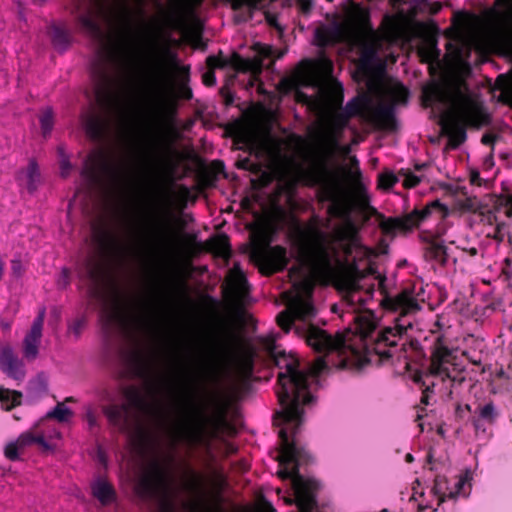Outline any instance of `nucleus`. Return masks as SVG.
Masks as SVG:
<instances>
[{
    "label": "nucleus",
    "mask_w": 512,
    "mask_h": 512,
    "mask_svg": "<svg viewBox=\"0 0 512 512\" xmlns=\"http://www.w3.org/2000/svg\"><path fill=\"white\" fill-rule=\"evenodd\" d=\"M188 479L182 484V490L189 499L182 502L186 512H221V493L227 485V479L220 471L213 474L208 489L205 477L195 469L188 467Z\"/></svg>",
    "instance_id": "14"
},
{
    "label": "nucleus",
    "mask_w": 512,
    "mask_h": 512,
    "mask_svg": "<svg viewBox=\"0 0 512 512\" xmlns=\"http://www.w3.org/2000/svg\"><path fill=\"white\" fill-rule=\"evenodd\" d=\"M232 285L238 292H244L248 288L247 279L241 271L233 275Z\"/></svg>",
    "instance_id": "53"
},
{
    "label": "nucleus",
    "mask_w": 512,
    "mask_h": 512,
    "mask_svg": "<svg viewBox=\"0 0 512 512\" xmlns=\"http://www.w3.org/2000/svg\"><path fill=\"white\" fill-rule=\"evenodd\" d=\"M505 1L509 6V11L503 13L502 42L512 52V0Z\"/></svg>",
    "instance_id": "37"
},
{
    "label": "nucleus",
    "mask_w": 512,
    "mask_h": 512,
    "mask_svg": "<svg viewBox=\"0 0 512 512\" xmlns=\"http://www.w3.org/2000/svg\"><path fill=\"white\" fill-rule=\"evenodd\" d=\"M202 82L205 86L212 87L216 84L215 72L212 69H208L202 75Z\"/></svg>",
    "instance_id": "62"
},
{
    "label": "nucleus",
    "mask_w": 512,
    "mask_h": 512,
    "mask_svg": "<svg viewBox=\"0 0 512 512\" xmlns=\"http://www.w3.org/2000/svg\"><path fill=\"white\" fill-rule=\"evenodd\" d=\"M482 221L488 225L497 224V215L493 210L487 209L485 212H481Z\"/></svg>",
    "instance_id": "63"
},
{
    "label": "nucleus",
    "mask_w": 512,
    "mask_h": 512,
    "mask_svg": "<svg viewBox=\"0 0 512 512\" xmlns=\"http://www.w3.org/2000/svg\"><path fill=\"white\" fill-rule=\"evenodd\" d=\"M264 345L269 357L280 370L277 376L276 394L281 410L274 416L277 424L300 427L304 421V407L314 402L309 390V375L299 369V359L285 351H277L273 339H267Z\"/></svg>",
    "instance_id": "4"
},
{
    "label": "nucleus",
    "mask_w": 512,
    "mask_h": 512,
    "mask_svg": "<svg viewBox=\"0 0 512 512\" xmlns=\"http://www.w3.org/2000/svg\"><path fill=\"white\" fill-rule=\"evenodd\" d=\"M344 101V90L340 83H335L326 93L327 104L335 110H341Z\"/></svg>",
    "instance_id": "39"
},
{
    "label": "nucleus",
    "mask_w": 512,
    "mask_h": 512,
    "mask_svg": "<svg viewBox=\"0 0 512 512\" xmlns=\"http://www.w3.org/2000/svg\"><path fill=\"white\" fill-rule=\"evenodd\" d=\"M505 227H506V224L504 222H499V223L495 224L494 232L492 234H488V237L492 238L493 240H495L498 243L503 242L504 238H505V233H504Z\"/></svg>",
    "instance_id": "56"
},
{
    "label": "nucleus",
    "mask_w": 512,
    "mask_h": 512,
    "mask_svg": "<svg viewBox=\"0 0 512 512\" xmlns=\"http://www.w3.org/2000/svg\"><path fill=\"white\" fill-rule=\"evenodd\" d=\"M424 257L444 267L448 261L447 247L442 243L430 242L425 248Z\"/></svg>",
    "instance_id": "33"
},
{
    "label": "nucleus",
    "mask_w": 512,
    "mask_h": 512,
    "mask_svg": "<svg viewBox=\"0 0 512 512\" xmlns=\"http://www.w3.org/2000/svg\"><path fill=\"white\" fill-rule=\"evenodd\" d=\"M312 137L317 142V150L311 167L303 173L307 185L318 187L321 199L330 202L327 208L329 216L345 221L336 229L327 241L342 244L359 239L358 228L351 220L352 204L347 197L339 177L338 170L331 165L339 147L337 138L331 132L315 131Z\"/></svg>",
    "instance_id": "2"
},
{
    "label": "nucleus",
    "mask_w": 512,
    "mask_h": 512,
    "mask_svg": "<svg viewBox=\"0 0 512 512\" xmlns=\"http://www.w3.org/2000/svg\"><path fill=\"white\" fill-rule=\"evenodd\" d=\"M137 228L133 230V239L138 250L147 258L158 260L172 249L175 234L167 215L150 213Z\"/></svg>",
    "instance_id": "15"
},
{
    "label": "nucleus",
    "mask_w": 512,
    "mask_h": 512,
    "mask_svg": "<svg viewBox=\"0 0 512 512\" xmlns=\"http://www.w3.org/2000/svg\"><path fill=\"white\" fill-rule=\"evenodd\" d=\"M351 168L346 169V173L351 181L356 185L359 194L357 197V205L360 209H367L370 212L369 197L365 191V188L361 184L362 173L359 167V161L356 156L350 158Z\"/></svg>",
    "instance_id": "30"
},
{
    "label": "nucleus",
    "mask_w": 512,
    "mask_h": 512,
    "mask_svg": "<svg viewBox=\"0 0 512 512\" xmlns=\"http://www.w3.org/2000/svg\"><path fill=\"white\" fill-rule=\"evenodd\" d=\"M313 69L323 76H330L333 73L334 65L329 58L323 56L313 64Z\"/></svg>",
    "instance_id": "47"
},
{
    "label": "nucleus",
    "mask_w": 512,
    "mask_h": 512,
    "mask_svg": "<svg viewBox=\"0 0 512 512\" xmlns=\"http://www.w3.org/2000/svg\"><path fill=\"white\" fill-rule=\"evenodd\" d=\"M371 100L367 95L356 96L350 101L347 102L344 108L341 110L349 115V118L355 116H362L367 119V116L364 115L363 111L370 108Z\"/></svg>",
    "instance_id": "32"
},
{
    "label": "nucleus",
    "mask_w": 512,
    "mask_h": 512,
    "mask_svg": "<svg viewBox=\"0 0 512 512\" xmlns=\"http://www.w3.org/2000/svg\"><path fill=\"white\" fill-rule=\"evenodd\" d=\"M92 494L102 505H107L116 499V491L113 485L104 479H98L92 485Z\"/></svg>",
    "instance_id": "31"
},
{
    "label": "nucleus",
    "mask_w": 512,
    "mask_h": 512,
    "mask_svg": "<svg viewBox=\"0 0 512 512\" xmlns=\"http://www.w3.org/2000/svg\"><path fill=\"white\" fill-rule=\"evenodd\" d=\"M243 339L242 337L232 331H226L221 339L213 342L205 349H201L198 354L196 361V373L194 377V383L197 384V392H201L205 401L195 402V393L189 394V408H191L193 422L195 421V409L197 406H207L209 403V397L214 396L215 393H211L207 390L204 383L210 380L215 375V364L218 359L232 358L238 354L242 348Z\"/></svg>",
    "instance_id": "10"
},
{
    "label": "nucleus",
    "mask_w": 512,
    "mask_h": 512,
    "mask_svg": "<svg viewBox=\"0 0 512 512\" xmlns=\"http://www.w3.org/2000/svg\"><path fill=\"white\" fill-rule=\"evenodd\" d=\"M44 314L45 312L42 311L34 319L30 330L23 340V355L29 361L35 360L39 353V344L44 324Z\"/></svg>",
    "instance_id": "26"
},
{
    "label": "nucleus",
    "mask_w": 512,
    "mask_h": 512,
    "mask_svg": "<svg viewBox=\"0 0 512 512\" xmlns=\"http://www.w3.org/2000/svg\"><path fill=\"white\" fill-rule=\"evenodd\" d=\"M72 416V411L64 406V403H58L55 408L47 413L48 418H55L59 422H66Z\"/></svg>",
    "instance_id": "48"
},
{
    "label": "nucleus",
    "mask_w": 512,
    "mask_h": 512,
    "mask_svg": "<svg viewBox=\"0 0 512 512\" xmlns=\"http://www.w3.org/2000/svg\"><path fill=\"white\" fill-rule=\"evenodd\" d=\"M22 393L17 390H10L0 387V402L6 405V410H11L21 404Z\"/></svg>",
    "instance_id": "40"
},
{
    "label": "nucleus",
    "mask_w": 512,
    "mask_h": 512,
    "mask_svg": "<svg viewBox=\"0 0 512 512\" xmlns=\"http://www.w3.org/2000/svg\"><path fill=\"white\" fill-rule=\"evenodd\" d=\"M20 448V445L18 444V441L9 443L6 445L4 454L7 459L10 461H16L19 459L18 455V449Z\"/></svg>",
    "instance_id": "55"
},
{
    "label": "nucleus",
    "mask_w": 512,
    "mask_h": 512,
    "mask_svg": "<svg viewBox=\"0 0 512 512\" xmlns=\"http://www.w3.org/2000/svg\"><path fill=\"white\" fill-rule=\"evenodd\" d=\"M349 121V115H346L342 110H335L330 115L332 129L339 133L348 126Z\"/></svg>",
    "instance_id": "44"
},
{
    "label": "nucleus",
    "mask_w": 512,
    "mask_h": 512,
    "mask_svg": "<svg viewBox=\"0 0 512 512\" xmlns=\"http://www.w3.org/2000/svg\"><path fill=\"white\" fill-rule=\"evenodd\" d=\"M398 182V177L391 171H386L378 176V187L383 190L391 189Z\"/></svg>",
    "instance_id": "49"
},
{
    "label": "nucleus",
    "mask_w": 512,
    "mask_h": 512,
    "mask_svg": "<svg viewBox=\"0 0 512 512\" xmlns=\"http://www.w3.org/2000/svg\"><path fill=\"white\" fill-rule=\"evenodd\" d=\"M213 248L215 252L223 257L229 256L231 247L227 236H221L214 241Z\"/></svg>",
    "instance_id": "51"
},
{
    "label": "nucleus",
    "mask_w": 512,
    "mask_h": 512,
    "mask_svg": "<svg viewBox=\"0 0 512 512\" xmlns=\"http://www.w3.org/2000/svg\"><path fill=\"white\" fill-rule=\"evenodd\" d=\"M92 231L98 251L85 256L78 266V276L88 284V294L91 298L103 300L110 276L106 255L116 251L118 244L115 235L105 223H94Z\"/></svg>",
    "instance_id": "9"
},
{
    "label": "nucleus",
    "mask_w": 512,
    "mask_h": 512,
    "mask_svg": "<svg viewBox=\"0 0 512 512\" xmlns=\"http://www.w3.org/2000/svg\"><path fill=\"white\" fill-rule=\"evenodd\" d=\"M243 339L242 337L232 331H226L221 339L213 342L205 349H201L198 354L196 361V373L194 377V383L197 384V392H201L205 401L195 402V393L189 394V408H191L193 422L195 421V409L197 406H207L209 403V397L214 396L215 393H211L207 390L204 383L210 380L215 375V364L218 359L232 358L238 354L242 348Z\"/></svg>",
    "instance_id": "11"
},
{
    "label": "nucleus",
    "mask_w": 512,
    "mask_h": 512,
    "mask_svg": "<svg viewBox=\"0 0 512 512\" xmlns=\"http://www.w3.org/2000/svg\"><path fill=\"white\" fill-rule=\"evenodd\" d=\"M316 315V309L312 302L301 297L296 298L288 310L280 312L276 321L278 326L288 333L292 328L299 337H303L306 344L317 353L328 354L338 352L346 354V348H351L358 364L361 366L367 362V356L359 352L357 347L351 346L353 328H348L343 333L331 336L325 330L313 325L310 321Z\"/></svg>",
    "instance_id": "6"
},
{
    "label": "nucleus",
    "mask_w": 512,
    "mask_h": 512,
    "mask_svg": "<svg viewBox=\"0 0 512 512\" xmlns=\"http://www.w3.org/2000/svg\"><path fill=\"white\" fill-rule=\"evenodd\" d=\"M449 490H451V487L449 486L447 477L444 475H436L431 491L433 495L437 497V506H440L443 502L446 501V499H449Z\"/></svg>",
    "instance_id": "38"
},
{
    "label": "nucleus",
    "mask_w": 512,
    "mask_h": 512,
    "mask_svg": "<svg viewBox=\"0 0 512 512\" xmlns=\"http://www.w3.org/2000/svg\"><path fill=\"white\" fill-rule=\"evenodd\" d=\"M376 61V53L375 51L368 49L364 50L361 53V56L359 58L357 68L358 70L365 76H368L371 74L374 64Z\"/></svg>",
    "instance_id": "41"
},
{
    "label": "nucleus",
    "mask_w": 512,
    "mask_h": 512,
    "mask_svg": "<svg viewBox=\"0 0 512 512\" xmlns=\"http://www.w3.org/2000/svg\"><path fill=\"white\" fill-rule=\"evenodd\" d=\"M465 480L463 478H459L457 482L454 484V487L451 488L448 492V498L449 499H456L457 496L460 494V491L464 487Z\"/></svg>",
    "instance_id": "61"
},
{
    "label": "nucleus",
    "mask_w": 512,
    "mask_h": 512,
    "mask_svg": "<svg viewBox=\"0 0 512 512\" xmlns=\"http://www.w3.org/2000/svg\"><path fill=\"white\" fill-rule=\"evenodd\" d=\"M81 29L99 45V59L91 68V77L95 93L100 100H107L112 95L114 85L104 56L113 57L120 50L134 44H141L155 54L152 70V101L149 113V124L153 132L149 170L156 175L171 172L170 156L173 153L174 118L178 111V101H189L193 98L189 86L190 67L180 68L181 81L176 88L171 82L166 60L176 61V54L162 43V34L158 27L147 26L141 34L131 33L127 27L121 30L116 41H112L103 30L97 16L89 11L77 17Z\"/></svg>",
    "instance_id": "1"
},
{
    "label": "nucleus",
    "mask_w": 512,
    "mask_h": 512,
    "mask_svg": "<svg viewBox=\"0 0 512 512\" xmlns=\"http://www.w3.org/2000/svg\"><path fill=\"white\" fill-rule=\"evenodd\" d=\"M407 99L408 91L401 86L400 89L394 92V101L390 103H380L374 109H370L367 120L378 130L395 131L397 128L395 103H406Z\"/></svg>",
    "instance_id": "20"
},
{
    "label": "nucleus",
    "mask_w": 512,
    "mask_h": 512,
    "mask_svg": "<svg viewBox=\"0 0 512 512\" xmlns=\"http://www.w3.org/2000/svg\"><path fill=\"white\" fill-rule=\"evenodd\" d=\"M264 15H265V20L270 27H273L279 31H282V27L280 26V24L278 22V17L276 14L271 13L269 11H265Z\"/></svg>",
    "instance_id": "60"
},
{
    "label": "nucleus",
    "mask_w": 512,
    "mask_h": 512,
    "mask_svg": "<svg viewBox=\"0 0 512 512\" xmlns=\"http://www.w3.org/2000/svg\"><path fill=\"white\" fill-rule=\"evenodd\" d=\"M476 412L478 415L472 420L476 433L486 432L485 424L493 425L499 417V412L492 401L480 405Z\"/></svg>",
    "instance_id": "29"
},
{
    "label": "nucleus",
    "mask_w": 512,
    "mask_h": 512,
    "mask_svg": "<svg viewBox=\"0 0 512 512\" xmlns=\"http://www.w3.org/2000/svg\"><path fill=\"white\" fill-rule=\"evenodd\" d=\"M107 168L104 154L101 151H94L86 157L81 176L90 187H95L102 183L103 173Z\"/></svg>",
    "instance_id": "23"
},
{
    "label": "nucleus",
    "mask_w": 512,
    "mask_h": 512,
    "mask_svg": "<svg viewBox=\"0 0 512 512\" xmlns=\"http://www.w3.org/2000/svg\"><path fill=\"white\" fill-rule=\"evenodd\" d=\"M422 101L425 107L435 103L449 105L441 116L440 124L454 149L466 141L468 126L480 128L490 123V116L482 106L459 88L451 90L444 84L433 82L423 88Z\"/></svg>",
    "instance_id": "5"
},
{
    "label": "nucleus",
    "mask_w": 512,
    "mask_h": 512,
    "mask_svg": "<svg viewBox=\"0 0 512 512\" xmlns=\"http://www.w3.org/2000/svg\"><path fill=\"white\" fill-rule=\"evenodd\" d=\"M299 252L321 284L333 286L352 301L354 294L363 289L361 281L365 279V271L355 260H342L339 249L328 242L326 233L317 227L302 233Z\"/></svg>",
    "instance_id": "3"
},
{
    "label": "nucleus",
    "mask_w": 512,
    "mask_h": 512,
    "mask_svg": "<svg viewBox=\"0 0 512 512\" xmlns=\"http://www.w3.org/2000/svg\"><path fill=\"white\" fill-rule=\"evenodd\" d=\"M337 248L339 250L341 249L346 257L351 256L356 250L363 252L366 257H370V254L372 253V249L362 245L360 239L339 244V247Z\"/></svg>",
    "instance_id": "43"
},
{
    "label": "nucleus",
    "mask_w": 512,
    "mask_h": 512,
    "mask_svg": "<svg viewBox=\"0 0 512 512\" xmlns=\"http://www.w3.org/2000/svg\"><path fill=\"white\" fill-rule=\"evenodd\" d=\"M39 121L41 125L42 134L44 137H47L51 133L54 125V115L52 109L46 108L45 110H43L39 117Z\"/></svg>",
    "instance_id": "45"
},
{
    "label": "nucleus",
    "mask_w": 512,
    "mask_h": 512,
    "mask_svg": "<svg viewBox=\"0 0 512 512\" xmlns=\"http://www.w3.org/2000/svg\"><path fill=\"white\" fill-rule=\"evenodd\" d=\"M388 250H389L388 243L386 242L385 239H381V240H379V242L377 244V250L376 251L372 250V253L370 254V256L384 255V254L388 253Z\"/></svg>",
    "instance_id": "64"
},
{
    "label": "nucleus",
    "mask_w": 512,
    "mask_h": 512,
    "mask_svg": "<svg viewBox=\"0 0 512 512\" xmlns=\"http://www.w3.org/2000/svg\"><path fill=\"white\" fill-rule=\"evenodd\" d=\"M219 93L223 98V102L226 107H230L234 104V94L227 85L221 87Z\"/></svg>",
    "instance_id": "57"
},
{
    "label": "nucleus",
    "mask_w": 512,
    "mask_h": 512,
    "mask_svg": "<svg viewBox=\"0 0 512 512\" xmlns=\"http://www.w3.org/2000/svg\"><path fill=\"white\" fill-rule=\"evenodd\" d=\"M496 88L500 90L498 101L512 109V77L500 74L496 79Z\"/></svg>",
    "instance_id": "35"
},
{
    "label": "nucleus",
    "mask_w": 512,
    "mask_h": 512,
    "mask_svg": "<svg viewBox=\"0 0 512 512\" xmlns=\"http://www.w3.org/2000/svg\"><path fill=\"white\" fill-rule=\"evenodd\" d=\"M412 316H409V319H411ZM354 327H353V334L351 336V343H353L351 346L357 347L359 349L360 353H363L367 356V362L363 363V365H359L356 357L353 355L351 348H346V353H349L348 356H345L341 360V367L342 368H355L357 370L362 369L365 365L370 363L372 361V356H378L379 360L381 362L389 360L392 358L395 354V349L398 345H401L400 354H398V357H401V352L404 350V347L406 345V341L400 343L404 340V336L407 334L405 332L401 339L397 342L396 345L390 346V345H384L382 344L380 346V349L384 352H388L390 354L389 357H384L380 353H377L374 349V343L378 339L379 334L386 328L384 327L380 331H376V323L373 320L371 315H364L359 314L354 316ZM412 321V320H410ZM413 322H411V327L407 328L406 331L409 329H412Z\"/></svg>",
    "instance_id": "12"
},
{
    "label": "nucleus",
    "mask_w": 512,
    "mask_h": 512,
    "mask_svg": "<svg viewBox=\"0 0 512 512\" xmlns=\"http://www.w3.org/2000/svg\"><path fill=\"white\" fill-rule=\"evenodd\" d=\"M314 0H296V5L302 14L308 15L314 7Z\"/></svg>",
    "instance_id": "58"
},
{
    "label": "nucleus",
    "mask_w": 512,
    "mask_h": 512,
    "mask_svg": "<svg viewBox=\"0 0 512 512\" xmlns=\"http://www.w3.org/2000/svg\"><path fill=\"white\" fill-rule=\"evenodd\" d=\"M58 151H59V153L61 155V160H60L61 176L62 177H67L69 175V173H70L72 165L70 163L69 158L64 154L63 148L62 147H58Z\"/></svg>",
    "instance_id": "54"
},
{
    "label": "nucleus",
    "mask_w": 512,
    "mask_h": 512,
    "mask_svg": "<svg viewBox=\"0 0 512 512\" xmlns=\"http://www.w3.org/2000/svg\"><path fill=\"white\" fill-rule=\"evenodd\" d=\"M363 271H365V277L375 275V279L378 280L379 290L383 294V298L380 302L381 307L386 311L398 314L394 319V325L387 326L379 334L373 346V349L377 353H380L384 357H389L390 354L381 350L380 346L382 344L390 346L396 345L407 328L411 327L409 316H414L421 311L422 306L415 297V292L412 288L406 287L394 296L389 295L385 288L386 276L377 273L374 264L369 263L368 267Z\"/></svg>",
    "instance_id": "8"
},
{
    "label": "nucleus",
    "mask_w": 512,
    "mask_h": 512,
    "mask_svg": "<svg viewBox=\"0 0 512 512\" xmlns=\"http://www.w3.org/2000/svg\"><path fill=\"white\" fill-rule=\"evenodd\" d=\"M0 370L16 381H23L25 377L24 364L10 344L0 346Z\"/></svg>",
    "instance_id": "25"
},
{
    "label": "nucleus",
    "mask_w": 512,
    "mask_h": 512,
    "mask_svg": "<svg viewBox=\"0 0 512 512\" xmlns=\"http://www.w3.org/2000/svg\"><path fill=\"white\" fill-rule=\"evenodd\" d=\"M453 358V351L446 345L444 336H437L431 348L428 374L443 379L450 378L447 364H452Z\"/></svg>",
    "instance_id": "21"
},
{
    "label": "nucleus",
    "mask_w": 512,
    "mask_h": 512,
    "mask_svg": "<svg viewBox=\"0 0 512 512\" xmlns=\"http://www.w3.org/2000/svg\"><path fill=\"white\" fill-rule=\"evenodd\" d=\"M49 35L53 46L60 51H65L71 43L69 31L61 26L53 25L49 29Z\"/></svg>",
    "instance_id": "34"
},
{
    "label": "nucleus",
    "mask_w": 512,
    "mask_h": 512,
    "mask_svg": "<svg viewBox=\"0 0 512 512\" xmlns=\"http://www.w3.org/2000/svg\"><path fill=\"white\" fill-rule=\"evenodd\" d=\"M25 178L27 191L30 194L34 193L41 183L40 170L37 162L34 159H31L28 163V166L25 170Z\"/></svg>",
    "instance_id": "36"
},
{
    "label": "nucleus",
    "mask_w": 512,
    "mask_h": 512,
    "mask_svg": "<svg viewBox=\"0 0 512 512\" xmlns=\"http://www.w3.org/2000/svg\"><path fill=\"white\" fill-rule=\"evenodd\" d=\"M274 180L273 174L265 169L257 175V178L251 180V184L255 189H263L268 187Z\"/></svg>",
    "instance_id": "46"
},
{
    "label": "nucleus",
    "mask_w": 512,
    "mask_h": 512,
    "mask_svg": "<svg viewBox=\"0 0 512 512\" xmlns=\"http://www.w3.org/2000/svg\"><path fill=\"white\" fill-rule=\"evenodd\" d=\"M134 491L141 500L158 503L156 512H177L170 471L159 459L148 463L138 476Z\"/></svg>",
    "instance_id": "13"
},
{
    "label": "nucleus",
    "mask_w": 512,
    "mask_h": 512,
    "mask_svg": "<svg viewBox=\"0 0 512 512\" xmlns=\"http://www.w3.org/2000/svg\"><path fill=\"white\" fill-rule=\"evenodd\" d=\"M126 362L131 373L140 379H148L152 374V364L148 356L141 350L126 353Z\"/></svg>",
    "instance_id": "27"
},
{
    "label": "nucleus",
    "mask_w": 512,
    "mask_h": 512,
    "mask_svg": "<svg viewBox=\"0 0 512 512\" xmlns=\"http://www.w3.org/2000/svg\"><path fill=\"white\" fill-rule=\"evenodd\" d=\"M82 124L86 135L95 142H101L106 136V123L102 117L95 113H86L82 117Z\"/></svg>",
    "instance_id": "28"
},
{
    "label": "nucleus",
    "mask_w": 512,
    "mask_h": 512,
    "mask_svg": "<svg viewBox=\"0 0 512 512\" xmlns=\"http://www.w3.org/2000/svg\"><path fill=\"white\" fill-rule=\"evenodd\" d=\"M100 317L107 330H111L114 326L120 325L126 320H130L137 326H146L149 322L146 315L137 312L126 315L118 306H104Z\"/></svg>",
    "instance_id": "22"
},
{
    "label": "nucleus",
    "mask_w": 512,
    "mask_h": 512,
    "mask_svg": "<svg viewBox=\"0 0 512 512\" xmlns=\"http://www.w3.org/2000/svg\"><path fill=\"white\" fill-rule=\"evenodd\" d=\"M102 405L101 410L109 426L120 434L133 436L138 433L144 437V432L138 426V416L133 409L142 411L146 400L135 385L102 384L95 391Z\"/></svg>",
    "instance_id": "7"
},
{
    "label": "nucleus",
    "mask_w": 512,
    "mask_h": 512,
    "mask_svg": "<svg viewBox=\"0 0 512 512\" xmlns=\"http://www.w3.org/2000/svg\"><path fill=\"white\" fill-rule=\"evenodd\" d=\"M401 174L404 175L403 186L407 189L415 188L421 182V178L410 171L402 170Z\"/></svg>",
    "instance_id": "52"
},
{
    "label": "nucleus",
    "mask_w": 512,
    "mask_h": 512,
    "mask_svg": "<svg viewBox=\"0 0 512 512\" xmlns=\"http://www.w3.org/2000/svg\"><path fill=\"white\" fill-rule=\"evenodd\" d=\"M259 259L262 264L261 271L266 275L283 271L289 262L286 248L280 245L269 247L267 250L261 251L259 253Z\"/></svg>",
    "instance_id": "24"
},
{
    "label": "nucleus",
    "mask_w": 512,
    "mask_h": 512,
    "mask_svg": "<svg viewBox=\"0 0 512 512\" xmlns=\"http://www.w3.org/2000/svg\"><path fill=\"white\" fill-rule=\"evenodd\" d=\"M169 4L170 9L165 11L164 16L168 22H174L183 9L184 0H170Z\"/></svg>",
    "instance_id": "50"
},
{
    "label": "nucleus",
    "mask_w": 512,
    "mask_h": 512,
    "mask_svg": "<svg viewBox=\"0 0 512 512\" xmlns=\"http://www.w3.org/2000/svg\"><path fill=\"white\" fill-rule=\"evenodd\" d=\"M372 30L370 12L368 9L353 4L346 24L334 21L330 26L322 25L316 28L314 37L318 47L325 48L331 44L341 42L347 32L361 34Z\"/></svg>",
    "instance_id": "18"
},
{
    "label": "nucleus",
    "mask_w": 512,
    "mask_h": 512,
    "mask_svg": "<svg viewBox=\"0 0 512 512\" xmlns=\"http://www.w3.org/2000/svg\"><path fill=\"white\" fill-rule=\"evenodd\" d=\"M18 444L20 445V448H24L26 446L34 444V433L31 431L22 433L18 439Z\"/></svg>",
    "instance_id": "59"
},
{
    "label": "nucleus",
    "mask_w": 512,
    "mask_h": 512,
    "mask_svg": "<svg viewBox=\"0 0 512 512\" xmlns=\"http://www.w3.org/2000/svg\"><path fill=\"white\" fill-rule=\"evenodd\" d=\"M370 214L376 216L379 220V228L384 235H395L396 231L410 232L418 228L423 222L436 216L438 219H444L449 215L446 205L436 199L427 203L423 208H414L410 213L402 217H388L379 213L374 207H370Z\"/></svg>",
    "instance_id": "17"
},
{
    "label": "nucleus",
    "mask_w": 512,
    "mask_h": 512,
    "mask_svg": "<svg viewBox=\"0 0 512 512\" xmlns=\"http://www.w3.org/2000/svg\"><path fill=\"white\" fill-rule=\"evenodd\" d=\"M193 427L186 434V439L193 445L210 446L228 426L226 411L219 404L216 394L209 397L207 406H197Z\"/></svg>",
    "instance_id": "16"
},
{
    "label": "nucleus",
    "mask_w": 512,
    "mask_h": 512,
    "mask_svg": "<svg viewBox=\"0 0 512 512\" xmlns=\"http://www.w3.org/2000/svg\"><path fill=\"white\" fill-rule=\"evenodd\" d=\"M255 56L253 58H243L238 53H233L229 59L221 56H209L206 63L209 69L214 71L215 68L232 67L237 72L251 73L254 76H259L264 67V60L272 55V48L268 45L255 44Z\"/></svg>",
    "instance_id": "19"
},
{
    "label": "nucleus",
    "mask_w": 512,
    "mask_h": 512,
    "mask_svg": "<svg viewBox=\"0 0 512 512\" xmlns=\"http://www.w3.org/2000/svg\"><path fill=\"white\" fill-rule=\"evenodd\" d=\"M237 367L239 372L245 377L249 378L254 371V354L252 351L244 353L237 359Z\"/></svg>",
    "instance_id": "42"
}]
</instances>
